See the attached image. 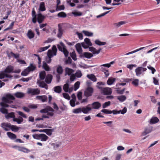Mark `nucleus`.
<instances>
[{"mask_svg":"<svg viewBox=\"0 0 160 160\" xmlns=\"http://www.w3.org/2000/svg\"><path fill=\"white\" fill-rule=\"evenodd\" d=\"M32 21L33 23H36L38 22L39 24H41L44 21L46 17L43 15L41 13L38 12L36 14V12L34 8L32 12ZM47 25V23L40 24L39 26L40 28H42Z\"/></svg>","mask_w":160,"mask_h":160,"instance_id":"nucleus-1","label":"nucleus"},{"mask_svg":"<svg viewBox=\"0 0 160 160\" xmlns=\"http://www.w3.org/2000/svg\"><path fill=\"white\" fill-rule=\"evenodd\" d=\"M57 47L60 51L63 52L66 57L68 56L69 52L66 49V46L62 42H60V44L57 45Z\"/></svg>","mask_w":160,"mask_h":160,"instance_id":"nucleus-2","label":"nucleus"},{"mask_svg":"<svg viewBox=\"0 0 160 160\" xmlns=\"http://www.w3.org/2000/svg\"><path fill=\"white\" fill-rule=\"evenodd\" d=\"M98 89L101 90V92L105 95H110L112 93V90L109 88H102L100 86H97Z\"/></svg>","mask_w":160,"mask_h":160,"instance_id":"nucleus-3","label":"nucleus"},{"mask_svg":"<svg viewBox=\"0 0 160 160\" xmlns=\"http://www.w3.org/2000/svg\"><path fill=\"white\" fill-rule=\"evenodd\" d=\"M94 90L92 88L88 87L84 91V95L87 97H88L92 96L93 92Z\"/></svg>","mask_w":160,"mask_h":160,"instance_id":"nucleus-4","label":"nucleus"},{"mask_svg":"<svg viewBox=\"0 0 160 160\" xmlns=\"http://www.w3.org/2000/svg\"><path fill=\"white\" fill-rule=\"evenodd\" d=\"M40 90L38 88H29L28 93L32 96L38 95L40 93Z\"/></svg>","mask_w":160,"mask_h":160,"instance_id":"nucleus-5","label":"nucleus"},{"mask_svg":"<svg viewBox=\"0 0 160 160\" xmlns=\"http://www.w3.org/2000/svg\"><path fill=\"white\" fill-rule=\"evenodd\" d=\"M147 70V68H143L142 67H138L135 70V72L136 75L137 76H139L144 72Z\"/></svg>","mask_w":160,"mask_h":160,"instance_id":"nucleus-6","label":"nucleus"},{"mask_svg":"<svg viewBox=\"0 0 160 160\" xmlns=\"http://www.w3.org/2000/svg\"><path fill=\"white\" fill-rule=\"evenodd\" d=\"M101 112L106 114L113 113V114H117L120 113V111H118L117 110H116L111 111L107 109H103L101 110Z\"/></svg>","mask_w":160,"mask_h":160,"instance_id":"nucleus-7","label":"nucleus"},{"mask_svg":"<svg viewBox=\"0 0 160 160\" xmlns=\"http://www.w3.org/2000/svg\"><path fill=\"white\" fill-rule=\"evenodd\" d=\"M93 55L90 52H84L82 53L80 55V57L81 58H90L92 57Z\"/></svg>","mask_w":160,"mask_h":160,"instance_id":"nucleus-8","label":"nucleus"},{"mask_svg":"<svg viewBox=\"0 0 160 160\" xmlns=\"http://www.w3.org/2000/svg\"><path fill=\"white\" fill-rule=\"evenodd\" d=\"M11 124L10 123L8 122H2L1 124V127L3 129L6 131H8L10 129V126Z\"/></svg>","mask_w":160,"mask_h":160,"instance_id":"nucleus-9","label":"nucleus"},{"mask_svg":"<svg viewBox=\"0 0 160 160\" xmlns=\"http://www.w3.org/2000/svg\"><path fill=\"white\" fill-rule=\"evenodd\" d=\"M14 67L11 65L8 66L4 71V73H10L11 72H14L13 71Z\"/></svg>","mask_w":160,"mask_h":160,"instance_id":"nucleus-10","label":"nucleus"},{"mask_svg":"<svg viewBox=\"0 0 160 160\" xmlns=\"http://www.w3.org/2000/svg\"><path fill=\"white\" fill-rule=\"evenodd\" d=\"M52 75L51 74L47 75L45 78V81L47 84L50 83L52 79Z\"/></svg>","mask_w":160,"mask_h":160,"instance_id":"nucleus-11","label":"nucleus"},{"mask_svg":"<svg viewBox=\"0 0 160 160\" xmlns=\"http://www.w3.org/2000/svg\"><path fill=\"white\" fill-rule=\"evenodd\" d=\"M58 32L57 34V37L61 38V37L63 34V30L62 29V27L60 26V24L58 25Z\"/></svg>","mask_w":160,"mask_h":160,"instance_id":"nucleus-12","label":"nucleus"},{"mask_svg":"<svg viewBox=\"0 0 160 160\" xmlns=\"http://www.w3.org/2000/svg\"><path fill=\"white\" fill-rule=\"evenodd\" d=\"M152 128L151 126L146 128L145 129L144 131L142 133V135L145 136L150 133L152 131Z\"/></svg>","mask_w":160,"mask_h":160,"instance_id":"nucleus-13","label":"nucleus"},{"mask_svg":"<svg viewBox=\"0 0 160 160\" xmlns=\"http://www.w3.org/2000/svg\"><path fill=\"white\" fill-rule=\"evenodd\" d=\"M37 83L39 84V87L44 88L47 90L48 89V85L43 81H38Z\"/></svg>","mask_w":160,"mask_h":160,"instance_id":"nucleus-14","label":"nucleus"},{"mask_svg":"<svg viewBox=\"0 0 160 160\" xmlns=\"http://www.w3.org/2000/svg\"><path fill=\"white\" fill-rule=\"evenodd\" d=\"M101 104L98 102H94L92 104V108L94 109H98L101 106Z\"/></svg>","mask_w":160,"mask_h":160,"instance_id":"nucleus-15","label":"nucleus"},{"mask_svg":"<svg viewBox=\"0 0 160 160\" xmlns=\"http://www.w3.org/2000/svg\"><path fill=\"white\" fill-rule=\"evenodd\" d=\"M36 98L38 99L41 100L42 102H44L47 101L48 98L46 95L38 96Z\"/></svg>","mask_w":160,"mask_h":160,"instance_id":"nucleus-16","label":"nucleus"},{"mask_svg":"<svg viewBox=\"0 0 160 160\" xmlns=\"http://www.w3.org/2000/svg\"><path fill=\"white\" fill-rule=\"evenodd\" d=\"M89 51L92 52L93 54H98L101 50V48H100L99 50H97L96 49L93 47H91L89 48Z\"/></svg>","mask_w":160,"mask_h":160,"instance_id":"nucleus-17","label":"nucleus"},{"mask_svg":"<svg viewBox=\"0 0 160 160\" xmlns=\"http://www.w3.org/2000/svg\"><path fill=\"white\" fill-rule=\"evenodd\" d=\"M75 48L79 54L80 55H81L82 53V52L81 44L79 43L76 44L75 45Z\"/></svg>","mask_w":160,"mask_h":160,"instance_id":"nucleus-18","label":"nucleus"},{"mask_svg":"<svg viewBox=\"0 0 160 160\" xmlns=\"http://www.w3.org/2000/svg\"><path fill=\"white\" fill-rule=\"evenodd\" d=\"M89 105H88L86 107H82V112L84 113H88L91 110V108L88 107Z\"/></svg>","mask_w":160,"mask_h":160,"instance_id":"nucleus-19","label":"nucleus"},{"mask_svg":"<svg viewBox=\"0 0 160 160\" xmlns=\"http://www.w3.org/2000/svg\"><path fill=\"white\" fill-rule=\"evenodd\" d=\"M74 72L73 70L68 68H66L65 69V76L67 75L69 76Z\"/></svg>","mask_w":160,"mask_h":160,"instance_id":"nucleus-20","label":"nucleus"},{"mask_svg":"<svg viewBox=\"0 0 160 160\" xmlns=\"http://www.w3.org/2000/svg\"><path fill=\"white\" fill-rule=\"evenodd\" d=\"M48 137L44 134H40L39 139L42 141H46L48 139Z\"/></svg>","mask_w":160,"mask_h":160,"instance_id":"nucleus-21","label":"nucleus"},{"mask_svg":"<svg viewBox=\"0 0 160 160\" xmlns=\"http://www.w3.org/2000/svg\"><path fill=\"white\" fill-rule=\"evenodd\" d=\"M14 147L18 148V149L19 151L23 152H24L27 153L30 152V150L24 147H20L17 146H15Z\"/></svg>","mask_w":160,"mask_h":160,"instance_id":"nucleus-22","label":"nucleus"},{"mask_svg":"<svg viewBox=\"0 0 160 160\" xmlns=\"http://www.w3.org/2000/svg\"><path fill=\"white\" fill-rule=\"evenodd\" d=\"M27 35L28 38L31 39L34 37L35 34L32 30L30 29L28 30Z\"/></svg>","mask_w":160,"mask_h":160,"instance_id":"nucleus-23","label":"nucleus"},{"mask_svg":"<svg viewBox=\"0 0 160 160\" xmlns=\"http://www.w3.org/2000/svg\"><path fill=\"white\" fill-rule=\"evenodd\" d=\"M14 95L17 98H21L24 97L25 94L22 92H17L14 94Z\"/></svg>","mask_w":160,"mask_h":160,"instance_id":"nucleus-24","label":"nucleus"},{"mask_svg":"<svg viewBox=\"0 0 160 160\" xmlns=\"http://www.w3.org/2000/svg\"><path fill=\"white\" fill-rule=\"evenodd\" d=\"M29 72L34 71L36 68V67L35 65L32 63L30 64V66L27 68Z\"/></svg>","mask_w":160,"mask_h":160,"instance_id":"nucleus-25","label":"nucleus"},{"mask_svg":"<svg viewBox=\"0 0 160 160\" xmlns=\"http://www.w3.org/2000/svg\"><path fill=\"white\" fill-rule=\"evenodd\" d=\"M87 77L93 82H96L97 81V78L93 74H88Z\"/></svg>","mask_w":160,"mask_h":160,"instance_id":"nucleus-26","label":"nucleus"},{"mask_svg":"<svg viewBox=\"0 0 160 160\" xmlns=\"http://www.w3.org/2000/svg\"><path fill=\"white\" fill-rule=\"evenodd\" d=\"M39 11H44L46 10V8L45 7V3L43 2H42L40 3L39 8L38 9Z\"/></svg>","mask_w":160,"mask_h":160,"instance_id":"nucleus-27","label":"nucleus"},{"mask_svg":"<svg viewBox=\"0 0 160 160\" xmlns=\"http://www.w3.org/2000/svg\"><path fill=\"white\" fill-rule=\"evenodd\" d=\"M13 121L17 122L18 124H21L23 121V119L22 117H19L18 118H16L15 117L14 118Z\"/></svg>","mask_w":160,"mask_h":160,"instance_id":"nucleus-28","label":"nucleus"},{"mask_svg":"<svg viewBox=\"0 0 160 160\" xmlns=\"http://www.w3.org/2000/svg\"><path fill=\"white\" fill-rule=\"evenodd\" d=\"M116 81V79L115 78L110 77L109 78L107 81V83L108 85L112 84Z\"/></svg>","mask_w":160,"mask_h":160,"instance_id":"nucleus-29","label":"nucleus"},{"mask_svg":"<svg viewBox=\"0 0 160 160\" xmlns=\"http://www.w3.org/2000/svg\"><path fill=\"white\" fill-rule=\"evenodd\" d=\"M7 134L8 137L12 139H14L17 138L16 136L13 133L10 132H8L7 133Z\"/></svg>","mask_w":160,"mask_h":160,"instance_id":"nucleus-30","label":"nucleus"},{"mask_svg":"<svg viewBox=\"0 0 160 160\" xmlns=\"http://www.w3.org/2000/svg\"><path fill=\"white\" fill-rule=\"evenodd\" d=\"M20 128V127H18L16 126L12 125L11 124V125L10 128V129L12 131L14 132H18Z\"/></svg>","mask_w":160,"mask_h":160,"instance_id":"nucleus-31","label":"nucleus"},{"mask_svg":"<svg viewBox=\"0 0 160 160\" xmlns=\"http://www.w3.org/2000/svg\"><path fill=\"white\" fill-rule=\"evenodd\" d=\"M159 121V119L156 117H152L150 121V123L153 124L157 123Z\"/></svg>","mask_w":160,"mask_h":160,"instance_id":"nucleus-32","label":"nucleus"},{"mask_svg":"<svg viewBox=\"0 0 160 160\" xmlns=\"http://www.w3.org/2000/svg\"><path fill=\"white\" fill-rule=\"evenodd\" d=\"M42 67L46 71H48L50 70V68L46 62H43Z\"/></svg>","mask_w":160,"mask_h":160,"instance_id":"nucleus-33","label":"nucleus"},{"mask_svg":"<svg viewBox=\"0 0 160 160\" xmlns=\"http://www.w3.org/2000/svg\"><path fill=\"white\" fill-rule=\"evenodd\" d=\"M56 71L57 73L62 74L63 71L62 67L60 65H58L56 69Z\"/></svg>","mask_w":160,"mask_h":160,"instance_id":"nucleus-34","label":"nucleus"},{"mask_svg":"<svg viewBox=\"0 0 160 160\" xmlns=\"http://www.w3.org/2000/svg\"><path fill=\"white\" fill-rule=\"evenodd\" d=\"M39 78L41 80H43L46 76V72L45 71H43L39 73Z\"/></svg>","mask_w":160,"mask_h":160,"instance_id":"nucleus-35","label":"nucleus"},{"mask_svg":"<svg viewBox=\"0 0 160 160\" xmlns=\"http://www.w3.org/2000/svg\"><path fill=\"white\" fill-rule=\"evenodd\" d=\"M54 91L56 93H60L62 91V88L60 86H58L54 87Z\"/></svg>","mask_w":160,"mask_h":160,"instance_id":"nucleus-36","label":"nucleus"},{"mask_svg":"<svg viewBox=\"0 0 160 160\" xmlns=\"http://www.w3.org/2000/svg\"><path fill=\"white\" fill-rule=\"evenodd\" d=\"M5 117L7 119H8L10 118H14L15 116L14 112H11L8 113L7 115Z\"/></svg>","mask_w":160,"mask_h":160,"instance_id":"nucleus-37","label":"nucleus"},{"mask_svg":"<svg viewBox=\"0 0 160 160\" xmlns=\"http://www.w3.org/2000/svg\"><path fill=\"white\" fill-rule=\"evenodd\" d=\"M126 22L125 21H121L119 22L118 23H116L114 24V25L116 26L117 28L120 27L121 25H124L126 23Z\"/></svg>","mask_w":160,"mask_h":160,"instance_id":"nucleus-38","label":"nucleus"},{"mask_svg":"<svg viewBox=\"0 0 160 160\" xmlns=\"http://www.w3.org/2000/svg\"><path fill=\"white\" fill-rule=\"evenodd\" d=\"M126 22L125 21H121L119 22L118 23H116L114 24V25L116 26L117 28L120 27L121 25H124L126 23Z\"/></svg>","mask_w":160,"mask_h":160,"instance_id":"nucleus-39","label":"nucleus"},{"mask_svg":"<svg viewBox=\"0 0 160 160\" xmlns=\"http://www.w3.org/2000/svg\"><path fill=\"white\" fill-rule=\"evenodd\" d=\"M95 43L99 46L104 45L106 44L105 42H102L98 40H96L95 41Z\"/></svg>","mask_w":160,"mask_h":160,"instance_id":"nucleus-40","label":"nucleus"},{"mask_svg":"<svg viewBox=\"0 0 160 160\" xmlns=\"http://www.w3.org/2000/svg\"><path fill=\"white\" fill-rule=\"evenodd\" d=\"M117 99L121 102H123L126 99V98L124 95L118 96Z\"/></svg>","mask_w":160,"mask_h":160,"instance_id":"nucleus-41","label":"nucleus"},{"mask_svg":"<svg viewBox=\"0 0 160 160\" xmlns=\"http://www.w3.org/2000/svg\"><path fill=\"white\" fill-rule=\"evenodd\" d=\"M82 32L86 36L88 37L92 36L93 35V33L89 32L88 31L83 30Z\"/></svg>","mask_w":160,"mask_h":160,"instance_id":"nucleus-42","label":"nucleus"},{"mask_svg":"<svg viewBox=\"0 0 160 160\" xmlns=\"http://www.w3.org/2000/svg\"><path fill=\"white\" fill-rule=\"evenodd\" d=\"M2 102H5L6 103H11L12 102L11 100H9L6 97H3L2 98Z\"/></svg>","mask_w":160,"mask_h":160,"instance_id":"nucleus-43","label":"nucleus"},{"mask_svg":"<svg viewBox=\"0 0 160 160\" xmlns=\"http://www.w3.org/2000/svg\"><path fill=\"white\" fill-rule=\"evenodd\" d=\"M2 102H5L6 103H11L12 102L11 100H9L6 97H3L2 98Z\"/></svg>","mask_w":160,"mask_h":160,"instance_id":"nucleus-44","label":"nucleus"},{"mask_svg":"<svg viewBox=\"0 0 160 160\" xmlns=\"http://www.w3.org/2000/svg\"><path fill=\"white\" fill-rule=\"evenodd\" d=\"M57 16L59 18H64L66 17L67 14L65 12H62L58 13Z\"/></svg>","mask_w":160,"mask_h":160,"instance_id":"nucleus-45","label":"nucleus"},{"mask_svg":"<svg viewBox=\"0 0 160 160\" xmlns=\"http://www.w3.org/2000/svg\"><path fill=\"white\" fill-rule=\"evenodd\" d=\"M72 112L75 114L79 113L82 112V108H79L76 109H74Z\"/></svg>","mask_w":160,"mask_h":160,"instance_id":"nucleus-46","label":"nucleus"},{"mask_svg":"<svg viewBox=\"0 0 160 160\" xmlns=\"http://www.w3.org/2000/svg\"><path fill=\"white\" fill-rule=\"evenodd\" d=\"M50 47V45L42 48H40L38 51V52H41L45 51L48 49Z\"/></svg>","mask_w":160,"mask_h":160,"instance_id":"nucleus-47","label":"nucleus"},{"mask_svg":"<svg viewBox=\"0 0 160 160\" xmlns=\"http://www.w3.org/2000/svg\"><path fill=\"white\" fill-rule=\"evenodd\" d=\"M84 41L86 44L89 46H91L92 45V42L88 38H86L84 39Z\"/></svg>","mask_w":160,"mask_h":160,"instance_id":"nucleus-48","label":"nucleus"},{"mask_svg":"<svg viewBox=\"0 0 160 160\" xmlns=\"http://www.w3.org/2000/svg\"><path fill=\"white\" fill-rule=\"evenodd\" d=\"M70 55L74 60L76 61L77 60L76 55L75 51H73L72 53H70Z\"/></svg>","mask_w":160,"mask_h":160,"instance_id":"nucleus-49","label":"nucleus"},{"mask_svg":"<svg viewBox=\"0 0 160 160\" xmlns=\"http://www.w3.org/2000/svg\"><path fill=\"white\" fill-rule=\"evenodd\" d=\"M6 96L9 100H14L15 99L14 97L11 94H7Z\"/></svg>","mask_w":160,"mask_h":160,"instance_id":"nucleus-50","label":"nucleus"},{"mask_svg":"<svg viewBox=\"0 0 160 160\" xmlns=\"http://www.w3.org/2000/svg\"><path fill=\"white\" fill-rule=\"evenodd\" d=\"M69 89V84L68 83L65 84L63 86V89L66 92H68Z\"/></svg>","mask_w":160,"mask_h":160,"instance_id":"nucleus-51","label":"nucleus"},{"mask_svg":"<svg viewBox=\"0 0 160 160\" xmlns=\"http://www.w3.org/2000/svg\"><path fill=\"white\" fill-rule=\"evenodd\" d=\"M11 56L14 57L15 58H19V55L18 54H15L12 52H10L9 54Z\"/></svg>","mask_w":160,"mask_h":160,"instance_id":"nucleus-52","label":"nucleus"},{"mask_svg":"<svg viewBox=\"0 0 160 160\" xmlns=\"http://www.w3.org/2000/svg\"><path fill=\"white\" fill-rule=\"evenodd\" d=\"M65 7L64 5L60 6H57V8L56 10V11L58 10H63L64 9Z\"/></svg>","mask_w":160,"mask_h":160,"instance_id":"nucleus-53","label":"nucleus"},{"mask_svg":"<svg viewBox=\"0 0 160 160\" xmlns=\"http://www.w3.org/2000/svg\"><path fill=\"white\" fill-rule=\"evenodd\" d=\"M29 72L26 68L22 72L21 75L23 76H26L28 74Z\"/></svg>","mask_w":160,"mask_h":160,"instance_id":"nucleus-54","label":"nucleus"},{"mask_svg":"<svg viewBox=\"0 0 160 160\" xmlns=\"http://www.w3.org/2000/svg\"><path fill=\"white\" fill-rule=\"evenodd\" d=\"M0 111L3 114H7L8 113V110L7 109L4 107L0 108Z\"/></svg>","mask_w":160,"mask_h":160,"instance_id":"nucleus-55","label":"nucleus"},{"mask_svg":"<svg viewBox=\"0 0 160 160\" xmlns=\"http://www.w3.org/2000/svg\"><path fill=\"white\" fill-rule=\"evenodd\" d=\"M139 82L138 79H135L132 82V84L135 86H137L138 85Z\"/></svg>","mask_w":160,"mask_h":160,"instance_id":"nucleus-56","label":"nucleus"},{"mask_svg":"<svg viewBox=\"0 0 160 160\" xmlns=\"http://www.w3.org/2000/svg\"><path fill=\"white\" fill-rule=\"evenodd\" d=\"M80 82L79 81H77L74 84V89L75 91L77 90L79 87Z\"/></svg>","mask_w":160,"mask_h":160,"instance_id":"nucleus-57","label":"nucleus"},{"mask_svg":"<svg viewBox=\"0 0 160 160\" xmlns=\"http://www.w3.org/2000/svg\"><path fill=\"white\" fill-rule=\"evenodd\" d=\"M72 13L75 16H80L82 14V12H72Z\"/></svg>","mask_w":160,"mask_h":160,"instance_id":"nucleus-58","label":"nucleus"},{"mask_svg":"<svg viewBox=\"0 0 160 160\" xmlns=\"http://www.w3.org/2000/svg\"><path fill=\"white\" fill-rule=\"evenodd\" d=\"M137 66L136 64H128L127 65V68L131 70L132 69L133 67H136Z\"/></svg>","mask_w":160,"mask_h":160,"instance_id":"nucleus-59","label":"nucleus"},{"mask_svg":"<svg viewBox=\"0 0 160 160\" xmlns=\"http://www.w3.org/2000/svg\"><path fill=\"white\" fill-rule=\"evenodd\" d=\"M64 98L69 100L70 99V97L68 93H63L62 94Z\"/></svg>","mask_w":160,"mask_h":160,"instance_id":"nucleus-60","label":"nucleus"},{"mask_svg":"<svg viewBox=\"0 0 160 160\" xmlns=\"http://www.w3.org/2000/svg\"><path fill=\"white\" fill-rule=\"evenodd\" d=\"M52 52L54 55H56V52H57V48L56 46L55 45H53L52 48Z\"/></svg>","mask_w":160,"mask_h":160,"instance_id":"nucleus-61","label":"nucleus"},{"mask_svg":"<svg viewBox=\"0 0 160 160\" xmlns=\"http://www.w3.org/2000/svg\"><path fill=\"white\" fill-rule=\"evenodd\" d=\"M7 103H5V102H1L0 103V105L2 107L5 108H8L9 107V105L7 104Z\"/></svg>","mask_w":160,"mask_h":160,"instance_id":"nucleus-62","label":"nucleus"},{"mask_svg":"<svg viewBox=\"0 0 160 160\" xmlns=\"http://www.w3.org/2000/svg\"><path fill=\"white\" fill-rule=\"evenodd\" d=\"M52 130L51 129H47L46 133L48 136H50L52 135Z\"/></svg>","mask_w":160,"mask_h":160,"instance_id":"nucleus-63","label":"nucleus"},{"mask_svg":"<svg viewBox=\"0 0 160 160\" xmlns=\"http://www.w3.org/2000/svg\"><path fill=\"white\" fill-rule=\"evenodd\" d=\"M17 113L20 116H22L23 118H27L26 115L22 112L18 111L17 112Z\"/></svg>","mask_w":160,"mask_h":160,"instance_id":"nucleus-64","label":"nucleus"}]
</instances>
